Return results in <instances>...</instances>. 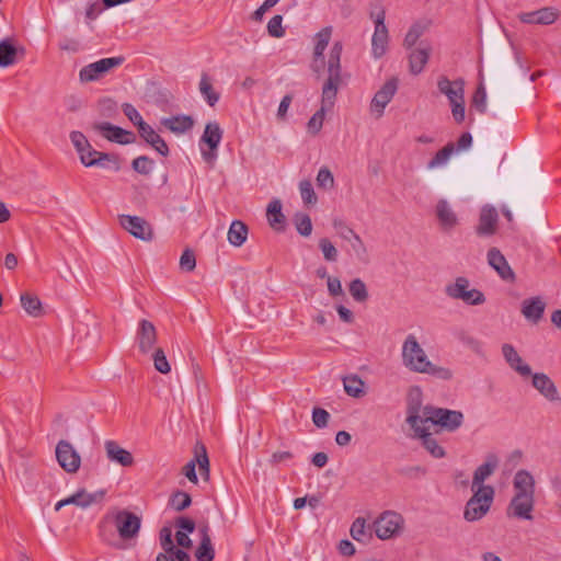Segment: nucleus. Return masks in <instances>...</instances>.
Returning a JSON list of instances; mask_svg holds the SVG:
<instances>
[{"label":"nucleus","instance_id":"1","mask_svg":"<svg viewBox=\"0 0 561 561\" xmlns=\"http://www.w3.org/2000/svg\"><path fill=\"white\" fill-rule=\"evenodd\" d=\"M402 363L413 373L430 375L442 380H449L453 377V371L443 366L432 363L424 348L417 342L413 334H409L402 344Z\"/></svg>","mask_w":561,"mask_h":561},{"label":"nucleus","instance_id":"2","mask_svg":"<svg viewBox=\"0 0 561 561\" xmlns=\"http://www.w3.org/2000/svg\"><path fill=\"white\" fill-rule=\"evenodd\" d=\"M422 423L425 425L436 426L453 432L461 426L463 414L460 411L435 408L432 405L424 407L423 415H420Z\"/></svg>","mask_w":561,"mask_h":561},{"label":"nucleus","instance_id":"3","mask_svg":"<svg viewBox=\"0 0 561 561\" xmlns=\"http://www.w3.org/2000/svg\"><path fill=\"white\" fill-rule=\"evenodd\" d=\"M110 518H112L113 524L123 540H130L138 536L141 526V518L135 513L126 510H117L111 515H106L100 525L101 530Z\"/></svg>","mask_w":561,"mask_h":561},{"label":"nucleus","instance_id":"4","mask_svg":"<svg viewBox=\"0 0 561 561\" xmlns=\"http://www.w3.org/2000/svg\"><path fill=\"white\" fill-rule=\"evenodd\" d=\"M472 491L473 495L467 502L463 513L468 522L481 519L490 511L494 497L493 488H479Z\"/></svg>","mask_w":561,"mask_h":561},{"label":"nucleus","instance_id":"5","mask_svg":"<svg viewBox=\"0 0 561 561\" xmlns=\"http://www.w3.org/2000/svg\"><path fill=\"white\" fill-rule=\"evenodd\" d=\"M416 410L411 411L407 422L414 431V436L421 439L422 446L434 457L443 458L445 456V449L437 443L436 438L433 437L430 432V425L422 423L420 415Z\"/></svg>","mask_w":561,"mask_h":561},{"label":"nucleus","instance_id":"6","mask_svg":"<svg viewBox=\"0 0 561 561\" xmlns=\"http://www.w3.org/2000/svg\"><path fill=\"white\" fill-rule=\"evenodd\" d=\"M125 61L123 56L102 58L82 67L79 71V80L82 83L98 81L110 73L113 69L122 66Z\"/></svg>","mask_w":561,"mask_h":561},{"label":"nucleus","instance_id":"7","mask_svg":"<svg viewBox=\"0 0 561 561\" xmlns=\"http://www.w3.org/2000/svg\"><path fill=\"white\" fill-rule=\"evenodd\" d=\"M445 293L453 299H460L472 306L482 305L485 301L482 291L474 288L469 289V280L466 277H457L455 283L446 286Z\"/></svg>","mask_w":561,"mask_h":561},{"label":"nucleus","instance_id":"8","mask_svg":"<svg viewBox=\"0 0 561 561\" xmlns=\"http://www.w3.org/2000/svg\"><path fill=\"white\" fill-rule=\"evenodd\" d=\"M370 18L375 22V32L371 38V50L375 58L382 57L388 48V28L385 24L386 12L383 8L370 12Z\"/></svg>","mask_w":561,"mask_h":561},{"label":"nucleus","instance_id":"9","mask_svg":"<svg viewBox=\"0 0 561 561\" xmlns=\"http://www.w3.org/2000/svg\"><path fill=\"white\" fill-rule=\"evenodd\" d=\"M403 517L393 511H386L375 520L374 527L379 539H390L400 534L403 527Z\"/></svg>","mask_w":561,"mask_h":561},{"label":"nucleus","instance_id":"10","mask_svg":"<svg viewBox=\"0 0 561 561\" xmlns=\"http://www.w3.org/2000/svg\"><path fill=\"white\" fill-rule=\"evenodd\" d=\"M55 455L58 465L64 471L70 474L79 471L81 466V456L70 442L66 439L59 440L55 448Z\"/></svg>","mask_w":561,"mask_h":561},{"label":"nucleus","instance_id":"11","mask_svg":"<svg viewBox=\"0 0 561 561\" xmlns=\"http://www.w3.org/2000/svg\"><path fill=\"white\" fill-rule=\"evenodd\" d=\"M118 222L124 230L139 240L148 242L154 237L151 224L142 217L123 214L118 215Z\"/></svg>","mask_w":561,"mask_h":561},{"label":"nucleus","instance_id":"12","mask_svg":"<svg viewBox=\"0 0 561 561\" xmlns=\"http://www.w3.org/2000/svg\"><path fill=\"white\" fill-rule=\"evenodd\" d=\"M398 90V80L396 78L389 79L385 84L375 93L370 102V112L376 118L383 115L386 106L391 102Z\"/></svg>","mask_w":561,"mask_h":561},{"label":"nucleus","instance_id":"13","mask_svg":"<svg viewBox=\"0 0 561 561\" xmlns=\"http://www.w3.org/2000/svg\"><path fill=\"white\" fill-rule=\"evenodd\" d=\"M560 12L553 7H545L531 12H522L518 20L525 24L550 25L559 19Z\"/></svg>","mask_w":561,"mask_h":561},{"label":"nucleus","instance_id":"14","mask_svg":"<svg viewBox=\"0 0 561 561\" xmlns=\"http://www.w3.org/2000/svg\"><path fill=\"white\" fill-rule=\"evenodd\" d=\"M158 334L152 322L144 319L139 322L136 334L138 348L142 354H149L157 342Z\"/></svg>","mask_w":561,"mask_h":561},{"label":"nucleus","instance_id":"15","mask_svg":"<svg viewBox=\"0 0 561 561\" xmlns=\"http://www.w3.org/2000/svg\"><path fill=\"white\" fill-rule=\"evenodd\" d=\"M93 129L99 131L107 140L115 141L122 145L130 144L135 139L133 133L127 131L107 122L95 123L93 125Z\"/></svg>","mask_w":561,"mask_h":561},{"label":"nucleus","instance_id":"16","mask_svg":"<svg viewBox=\"0 0 561 561\" xmlns=\"http://www.w3.org/2000/svg\"><path fill=\"white\" fill-rule=\"evenodd\" d=\"M437 89L449 103L465 98V80L462 78L450 80L446 76H440L437 79Z\"/></svg>","mask_w":561,"mask_h":561},{"label":"nucleus","instance_id":"17","mask_svg":"<svg viewBox=\"0 0 561 561\" xmlns=\"http://www.w3.org/2000/svg\"><path fill=\"white\" fill-rule=\"evenodd\" d=\"M221 138L222 130L219 124L216 122L208 123L201 139L209 148V151H203V157L206 161H211L216 158L215 151L217 150Z\"/></svg>","mask_w":561,"mask_h":561},{"label":"nucleus","instance_id":"18","mask_svg":"<svg viewBox=\"0 0 561 561\" xmlns=\"http://www.w3.org/2000/svg\"><path fill=\"white\" fill-rule=\"evenodd\" d=\"M535 496L527 494H515L510 503L508 511L517 518L531 520Z\"/></svg>","mask_w":561,"mask_h":561},{"label":"nucleus","instance_id":"19","mask_svg":"<svg viewBox=\"0 0 561 561\" xmlns=\"http://www.w3.org/2000/svg\"><path fill=\"white\" fill-rule=\"evenodd\" d=\"M488 262L490 266H492L497 274L504 280L514 282L515 273L508 265L505 256L501 253V251L496 248H491L488 252Z\"/></svg>","mask_w":561,"mask_h":561},{"label":"nucleus","instance_id":"20","mask_svg":"<svg viewBox=\"0 0 561 561\" xmlns=\"http://www.w3.org/2000/svg\"><path fill=\"white\" fill-rule=\"evenodd\" d=\"M497 465V456L495 454H489L485 458V462L476 469L473 473L471 489L477 490L479 488H492L491 485H483V482L494 472Z\"/></svg>","mask_w":561,"mask_h":561},{"label":"nucleus","instance_id":"21","mask_svg":"<svg viewBox=\"0 0 561 561\" xmlns=\"http://www.w3.org/2000/svg\"><path fill=\"white\" fill-rule=\"evenodd\" d=\"M499 215L495 208L485 206L482 208L477 226V233L479 236H491L496 231Z\"/></svg>","mask_w":561,"mask_h":561},{"label":"nucleus","instance_id":"22","mask_svg":"<svg viewBox=\"0 0 561 561\" xmlns=\"http://www.w3.org/2000/svg\"><path fill=\"white\" fill-rule=\"evenodd\" d=\"M332 35V27H323L316 35V46L313 50L312 69L319 71L323 66V51L325 50Z\"/></svg>","mask_w":561,"mask_h":561},{"label":"nucleus","instance_id":"23","mask_svg":"<svg viewBox=\"0 0 561 561\" xmlns=\"http://www.w3.org/2000/svg\"><path fill=\"white\" fill-rule=\"evenodd\" d=\"M106 456L111 461L117 462L123 467H130L134 465L133 455L119 446L115 440H106L104 443Z\"/></svg>","mask_w":561,"mask_h":561},{"label":"nucleus","instance_id":"24","mask_svg":"<svg viewBox=\"0 0 561 561\" xmlns=\"http://www.w3.org/2000/svg\"><path fill=\"white\" fill-rule=\"evenodd\" d=\"M96 500H98L96 494H91V493L87 492L84 489H80L75 494H72L64 500L58 501L55 504V511L58 512L64 506L70 505V504L79 506L81 508H87L90 505H92L93 503H95Z\"/></svg>","mask_w":561,"mask_h":561},{"label":"nucleus","instance_id":"25","mask_svg":"<svg viewBox=\"0 0 561 561\" xmlns=\"http://www.w3.org/2000/svg\"><path fill=\"white\" fill-rule=\"evenodd\" d=\"M139 135L145 139L154 150L163 157L169 154V147L167 142L160 137L159 134L147 123L140 124L138 128Z\"/></svg>","mask_w":561,"mask_h":561},{"label":"nucleus","instance_id":"26","mask_svg":"<svg viewBox=\"0 0 561 561\" xmlns=\"http://www.w3.org/2000/svg\"><path fill=\"white\" fill-rule=\"evenodd\" d=\"M502 354L511 368L517 371L520 376L526 377L531 374L530 367L523 362L513 345L503 344Z\"/></svg>","mask_w":561,"mask_h":561},{"label":"nucleus","instance_id":"27","mask_svg":"<svg viewBox=\"0 0 561 561\" xmlns=\"http://www.w3.org/2000/svg\"><path fill=\"white\" fill-rule=\"evenodd\" d=\"M546 304L540 297L525 299L522 304L523 316L533 323H538L545 312Z\"/></svg>","mask_w":561,"mask_h":561},{"label":"nucleus","instance_id":"28","mask_svg":"<svg viewBox=\"0 0 561 561\" xmlns=\"http://www.w3.org/2000/svg\"><path fill=\"white\" fill-rule=\"evenodd\" d=\"M161 125L170 131L180 135L188 131L194 126V119L190 115H175L161 119Z\"/></svg>","mask_w":561,"mask_h":561},{"label":"nucleus","instance_id":"29","mask_svg":"<svg viewBox=\"0 0 561 561\" xmlns=\"http://www.w3.org/2000/svg\"><path fill=\"white\" fill-rule=\"evenodd\" d=\"M24 55V48H18L10 38L0 42V67L7 68L14 65L18 55Z\"/></svg>","mask_w":561,"mask_h":561},{"label":"nucleus","instance_id":"30","mask_svg":"<svg viewBox=\"0 0 561 561\" xmlns=\"http://www.w3.org/2000/svg\"><path fill=\"white\" fill-rule=\"evenodd\" d=\"M533 386L548 400L558 399V390L553 381L546 375L537 373L533 376Z\"/></svg>","mask_w":561,"mask_h":561},{"label":"nucleus","instance_id":"31","mask_svg":"<svg viewBox=\"0 0 561 561\" xmlns=\"http://www.w3.org/2000/svg\"><path fill=\"white\" fill-rule=\"evenodd\" d=\"M342 79L328 78L322 88L321 108L331 111L334 106Z\"/></svg>","mask_w":561,"mask_h":561},{"label":"nucleus","instance_id":"32","mask_svg":"<svg viewBox=\"0 0 561 561\" xmlns=\"http://www.w3.org/2000/svg\"><path fill=\"white\" fill-rule=\"evenodd\" d=\"M515 494H527L535 496V479L530 472L519 470L516 472L513 481Z\"/></svg>","mask_w":561,"mask_h":561},{"label":"nucleus","instance_id":"33","mask_svg":"<svg viewBox=\"0 0 561 561\" xmlns=\"http://www.w3.org/2000/svg\"><path fill=\"white\" fill-rule=\"evenodd\" d=\"M334 227H340V236L348 241L353 248V250L356 252L357 255H364L366 254V247L362 240V238L350 227L344 225L343 222H334Z\"/></svg>","mask_w":561,"mask_h":561},{"label":"nucleus","instance_id":"34","mask_svg":"<svg viewBox=\"0 0 561 561\" xmlns=\"http://www.w3.org/2000/svg\"><path fill=\"white\" fill-rule=\"evenodd\" d=\"M20 301L22 308L28 316L33 318H39L44 316V308L37 295L28 291L22 293L20 296Z\"/></svg>","mask_w":561,"mask_h":561},{"label":"nucleus","instance_id":"35","mask_svg":"<svg viewBox=\"0 0 561 561\" xmlns=\"http://www.w3.org/2000/svg\"><path fill=\"white\" fill-rule=\"evenodd\" d=\"M430 47H422L412 50L409 55V69L413 75H419L423 71L430 59Z\"/></svg>","mask_w":561,"mask_h":561},{"label":"nucleus","instance_id":"36","mask_svg":"<svg viewBox=\"0 0 561 561\" xmlns=\"http://www.w3.org/2000/svg\"><path fill=\"white\" fill-rule=\"evenodd\" d=\"M270 226L276 231H283L285 228V216L282 213V203L279 199L272 201L266 211Z\"/></svg>","mask_w":561,"mask_h":561},{"label":"nucleus","instance_id":"37","mask_svg":"<svg viewBox=\"0 0 561 561\" xmlns=\"http://www.w3.org/2000/svg\"><path fill=\"white\" fill-rule=\"evenodd\" d=\"M202 538L199 546L195 551L197 561H213L215 558V550L211 545L210 537L208 535V527L205 526L202 530Z\"/></svg>","mask_w":561,"mask_h":561},{"label":"nucleus","instance_id":"38","mask_svg":"<svg viewBox=\"0 0 561 561\" xmlns=\"http://www.w3.org/2000/svg\"><path fill=\"white\" fill-rule=\"evenodd\" d=\"M248 226L241 220H233L228 230V241L233 247H241L248 239Z\"/></svg>","mask_w":561,"mask_h":561},{"label":"nucleus","instance_id":"39","mask_svg":"<svg viewBox=\"0 0 561 561\" xmlns=\"http://www.w3.org/2000/svg\"><path fill=\"white\" fill-rule=\"evenodd\" d=\"M342 43L335 42L330 50L328 61V78L341 79V55H342Z\"/></svg>","mask_w":561,"mask_h":561},{"label":"nucleus","instance_id":"40","mask_svg":"<svg viewBox=\"0 0 561 561\" xmlns=\"http://www.w3.org/2000/svg\"><path fill=\"white\" fill-rule=\"evenodd\" d=\"M79 154L81 162L85 167L99 165L102 164L104 160H110L112 158L108 153L96 151L91 145H89V147Z\"/></svg>","mask_w":561,"mask_h":561},{"label":"nucleus","instance_id":"41","mask_svg":"<svg viewBox=\"0 0 561 561\" xmlns=\"http://www.w3.org/2000/svg\"><path fill=\"white\" fill-rule=\"evenodd\" d=\"M439 222L447 229L457 224V217L446 201H439L436 206Z\"/></svg>","mask_w":561,"mask_h":561},{"label":"nucleus","instance_id":"42","mask_svg":"<svg viewBox=\"0 0 561 561\" xmlns=\"http://www.w3.org/2000/svg\"><path fill=\"white\" fill-rule=\"evenodd\" d=\"M345 392L354 398H360L365 394L364 381L356 375L346 376L343 378Z\"/></svg>","mask_w":561,"mask_h":561},{"label":"nucleus","instance_id":"43","mask_svg":"<svg viewBox=\"0 0 561 561\" xmlns=\"http://www.w3.org/2000/svg\"><path fill=\"white\" fill-rule=\"evenodd\" d=\"M455 152V145L453 142H448L445 147L436 152V154L428 161V169H436L447 164L450 157Z\"/></svg>","mask_w":561,"mask_h":561},{"label":"nucleus","instance_id":"44","mask_svg":"<svg viewBox=\"0 0 561 561\" xmlns=\"http://www.w3.org/2000/svg\"><path fill=\"white\" fill-rule=\"evenodd\" d=\"M199 91L205 98L209 106H214L219 100V93H217L210 82L209 77L206 73L202 75L199 81Z\"/></svg>","mask_w":561,"mask_h":561},{"label":"nucleus","instance_id":"45","mask_svg":"<svg viewBox=\"0 0 561 561\" xmlns=\"http://www.w3.org/2000/svg\"><path fill=\"white\" fill-rule=\"evenodd\" d=\"M348 290L354 300L365 302L368 299V291L365 283L360 278H355L350 283Z\"/></svg>","mask_w":561,"mask_h":561},{"label":"nucleus","instance_id":"46","mask_svg":"<svg viewBox=\"0 0 561 561\" xmlns=\"http://www.w3.org/2000/svg\"><path fill=\"white\" fill-rule=\"evenodd\" d=\"M327 112L328 111L320 107L311 116V118L307 123V130L309 134H311L312 136H317L320 133V130L322 129V126H323V121H324V116H325Z\"/></svg>","mask_w":561,"mask_h":561},{"label":"nucleus","instance_id":"47","mask_svg":"<svg viewBox=\"0 0 561 561\" xmlns=\"http://www.w3.org/2000/svg\"><path fill=\"white\" fill-rule=\"evenodd\" d=\"M195 465L197 463L199 467V470L202 471V474H205L206 477L209 476V460L207 456V451L204 445L197 444L195 447Z\"/></svg>","mask_w":561,"mask_h":561},{"label":"nucleus","instance_id":"48","mask_svg":"<svg viewBox=\"0 0 561 561\" xmlns=\"http://www.w3.org/2000/svg\"><path fill=\"white\" fill-rule=\"evenodd\" d=\"M424 31H425V26H423L420 23H414L410 27V30L408 31V33L404 37L403 46L408 49L412 48L416 44L419 38L423 35Z\"/></svg>","mask_w":561,"mask_h":561},{"label":"nucleus","instance_id":"49","mask_svg":"<svg viewBox=\"0 0 561 561\" xmlns=\"http://www.w3.org/2000/svg\"><path fill=\"white\" fill-rule=\"evenodd\" d=\"M152 360L154 368L161 374H168L171 370L170 364L167 359L165 353L162 348L158 347L152 353Z\"/></svg>","mask_w":561,"mask_h":561},{"label":"nucleus","instance_id":"50","mask_svg":"<svg viewBox=\"0 0 561 561\" xmlns=\"http://www.w3.org/2000/svg\"><path fill=\"white\" fill-rule=\"evenodd\" d=\"M191 503L192 499L190 494L183 491L175 492L170 500L171 506L178 512L187 508Z\"/></svg>","mask_w":561,"mask_h":561},{"label":"nucleus","instance_id":"51","mask_svg":"<svg viewBox=\"0 0 561 561\" xmlns=\"http://www.w3.org/2000/svg\"><path fill=\"white\" fill-rule=\"evenodd\" d=\"M421 390L419 388H414L409 393V404H408V416H410L411 411L416 410L417 415H423L424 407H422L421 402Z\"/></svg>","mask_w":561,"mask_h":561},{"label":"nucleus","instance_id":"52","mask_svg":"<svg viewBox=\"0 0 561 561\" xmlns=\"http://www.w3.org/2000/svg\"><path fill=\"white\" fill-rule=\"evenodd\" d=\"M131 167L137 173L148 175L152 171L153 160L147 156H140L133 160Z\"/></svg>","mask_w":561,"mask_h":561},{"label":"nucleus","instance_id":"53","mask_svg":"<svg viewBox=\"0 0 561 561\" xmlns=\"http://www.w3.org/2000/svg\"><path fill=\"white\" fill-rule=\"evenodd\" d=\"M300 195L306 205H313L317 203V195L313 191L312 184L308 180L299 183Z\"/></svg>","mask_w":561,"mask_h":561},{"label":"nucleus","instance_id":"54","mask_svg":"<svg viewBox=\"0 0 561 561\" xmlns=\"http://www.w3.org/2000/svg\"><path fill=\"white\" fill-rule=\"evenodd\" d=\"M451 108V115L457 124H462L466 119V101L465 98L449 103Z\"/></svg>","mask_w":561,"mask_h":561},{"label":"nucleus","instance_id":"55","mask_svg":"<svg viewBox=\"0 0 561 561\" xmlns=\"http://www.w3.org/2000/svg\"><path fill=\"white\" fill-rule=\"evenodd\" d=\"M295 225H296L297 231L301 236L308 237L311 234L312 222L308 215H306V214L297 215L295 218Z\"/></svg>","mask_w":561,"mask_h":561},{"label":"nucleus","instance_id":"56","mask_svg":"<svg viewBox=\"0 0 561 561\" xmlns=\"http://www.w3.org/2000/svg\"><path fill=\"white\" fill-rule=\"evenodd\" d=\"M319 248L327 261L335 262L337 260V250L328 238L320 239Z\"/></svg>","mask_w":561,"mask_h":561},{"label":"nucleus","instance_id":"57","mask_svg":"<svg viewBox=\"0 0 561 561\" xmlns=\"http://www.w3.org/2000/svg\"><path fill=\"white\" fill-rule=\"evenodd\" d=\"M317 185L320 188L330 190L334 186V178L328 168H321L317 175Z\"/></svg>","mask_w":561,"mask_h":561},{"label":"nucleus","instance_id":"58","mask_svg":"<svg viewBox=\"0 0 561 561\" xmlns=\"http://www.w3.org/2000/svg\"><path fill=\"white\" fill-rule=\"evenodd\" d=\"M196 266L195 254L191 249L184 250L180 257V267L184 272H192Z\"/></svg>","mask_w":561,"mask_h":561},{"label":"nucleus","instance_id":"59","mask_svg":"<svg viewBox=\"0 0 561 561\" xmlns=\"http://www.w3.org/2000/svg\"><path fill=\"white\" fill-rule=\"evenodd\" d=\"M351 536L357 541H363L366 536V522L364 518H356L350 529Z\"/></svg>","mask_w":561,"mask_h":561},{"label":"nucleus","instance_id":"60","mask_svg":"<svg viewBox=\"0 0 561 561\" xmlns=\"http://www.w3.org/2000/svg\"><path fill=\"white\" fill-rule=\"evenodd\" d=\"M472 105L480 112L484 113L486 110V92L483 85L478 87L473 96Z\"/></svg>","mask_w":561,"mask_h":561},{"label":"nucleus","instance_id":"61","mask_svg":"<svg viewBox=\"0 0 561 561\" xmlns=\"http://www.w3.org/2000/svg\"><path fill=\"white\" fill-rule=\"evenodd\" d=\"M282 15H274L267 23V32L273 37H282L285 31L282 26Z\"/></svg>","mask_w":561,"mask_h":561},{"label":"nucleus","instance_id":"62","mask_svg":"<svg viewBox=\"0 0 561 561\" xmlns=\"http://www.w3.org/2000/svg\"><path fill=\"white\" fill-rule=\"evenodd\" d=\"M160 546L164 552L173 549L174 542L172 539V529L170 527H162L159 534Z\"/></svg>","mask_w":561,"mask_h":561},{"label":"nucleus","instance_id":"63","mask_svg":"<svg viewBox=\"0 0 561 561\" xmlns=\"http://www.w3.org/2000/svg\"><path fill=\"white\" fill-rule=\"evenodd\" d=\"M330 419V414L327 410L321 408H314L312 411V422L313 424L319 427L323 428L328 425Z\"/></svg>","mask_w":561,"mask_h":561},{"label":"nucleus","instance_id":"64","mask_svg":"<svg viewBox=\"0 0 561 561\" xmlns=\"http://www.w3.org/2000/svg\"><path fill=\"white\" fill-rule=\"evenodd\" d=\"M123 112L124 114L128 117V119L134 124L136 125L138 128L140 127V124H144L146 123L141 115L139 114V112L131 105V104H128V103H125L123 105Z\"/></svg>","mask_w":561,"mask_h":561}]
</instances>
